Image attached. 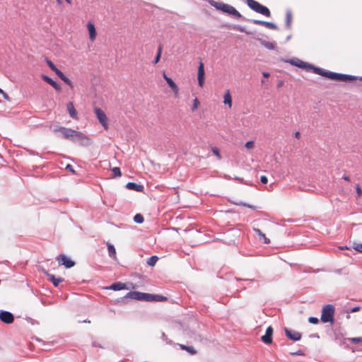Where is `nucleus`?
Wrapping results in <instances>:
<instances>
[{"mask_svg":"<svg viewBox=\"0 0 362 362\" xmlns=\"http://www.w3.org/2000/svg\"><path fill=\"white\" fill-rule=\"evenodd\" d=\"M313 72L320 76H325L327 78L339 81H352L356 79L355 76L346 74H341L334 73L331 71H327L322 69L313 66Z\"/></svg>","mask_w":362,"mask_h":362,"instance_id":"f257e3e1","label":"nucleus"},{"mask_svg":"<svg viewBox=\"0 0 362 362\" xmlns=\"http://www.w3.org/2000/svg\"><path fill=\"white\" fill-rule=\"evenodd\" d=\"M122 300L127 303L131 300L146 302H163L167 300L165 296H124L121 298Z\"/></svg>","mask_w":362,"mask_h":362,"instance_id":"f03ea898","label":"nucleus"},{"mask_svg":"<svg viewBox=\"0 0 362 362\" xmlns=\"http://www.w3.org/2000/svg\"><path fill=\"white\" fill-rule=\"evenodd\" d=\"M59 131L62 134L63 136L67 139H86V136L85 134L80 132L75 131L71 129L66 128V127H59Z\"/></svg>","mask_w":362,"mask_h":362,"instance_id":"7ed1b4c3","label":"nucleus"},{"mask_svg":"<svg viewBox=\"0 0 362 362\" xmlns=\"http://www.w3.org/2000/svg\"><path fill=\"white\" fill-rule=\"evenodd\" d=\"M247 6L257 13L262 14L267 17H269L271 15L270 11L266 6L260 4L259 2L255 0H246Z\"/></svg>","mask_w":362,"mask_h":362,"instance_id":"20e7f679","label":"nucleus"},{"mask_svg":"<svg viewBox=\"0 0 362 362\" xmlns=\"http://www.w3.org/2000/svg\"><path fill=\"white\" fill-rule=\"evenodd\" d=\"M334 315V308L333 305L328 304L325 305L322 310L321 321L324 323L333 322Z\"/></svg>","mask_w":362,"mask_h":362,"instance_id":"39448f33","label":"nucleus"},{"mask_svg":"<svg viewBox=\"0 0 362 362\" xmlns=\"http://www.w3.org/2000/svg\"><path fill=\"white\" fill-rule=\"evenodd\" d=\"M104 289H112L113 291H120V290H131L134 289L135 286L132 283H122V282H116L112 284L110 286L104 287Z\"/></svg>","mask_w":362,"mask_h":362,"instance_id":"423d86ee","label":"nucleus"},{"mask_svg":"<svg viewBox=\"0 0 362 362\" xmlns=\"http://www.w3.org/2000/svg\"><path fill=\"white\" fill-rule=\"evenodd\" d=\"M43 304L44 302L39 298V296H33V297L27 299L25 301V306L28 309L37 308Z\"/></svg>","mask_w":362,"mask_h":362,"instance_id":"0eeeda50","label":"nucleus"},{"mask_svg":"<svg viewBox=\"0 0 362 362\" xmlns=\"http://www.w3.org/2000/svg\"><path fill=\"white\" fill-rule=\"evenodd\" d=\"M216 8L225 13L233 15V16L238 18L242 17L241 14L233 6L230 5L226 4H219V6H216Z\"/></svg>","mask_w":362,"mask_h":362,"instance_id":"6e6552de","label":"nucleus"},{"mask_svg":"<svg viewBox=\"0 0 362 362\" xmlns=\"http://www.w3.org/2000/svg\"><path fill=\"white\" fill-rule=\"evenodd\" d=\"M95 115H96L98 121L102 124V126L104 127V129H108L107 118L105 113L99 107L95 108Z\"/></svg>","mask_w":362,"mask_h":362,"instance_id":"1a4fd4ad","label":"nucleus"},{"mask_svg":"<svg viewBox=\"0 0 362 362\" xmlns=\"http://www.w3.org/2000/svg\"><path fill=\"white\" fill-rule=\"evenodd\" d=\"M288 62L291 64L296 66L303 69L313 70V65H311L308 63H306V62H305L300 59H290Z\"/></svg>","mask_w":362,"mask_h":362,"instance_id":"9d476101","label":"nucleus"},{"mask_svg":"<svg viewBox=\"0 0 362 362\" xmlns=\"http://www.w3.org/2000/svg\"><path fill=\"white\" fill-rule=\"evenodd\" d=\"M57 260L59 262V264L64 265L66 268H71L74 266L75 262L72 261L71 259H69L66 255H59L57 257Z\"/></svg>","mask_w":362,"mask_h":362,"instance_id":"9b49d317","label":"nucleus"},{"mask_svg":"<svg viewBox=\"0 0 362 362\" xmlns=\"http://www.w3.org/2000/svg\"><path fill=\"white\" fill-rule=\"evenodd\" d=\"M0 320L6 324H11L14 321V317L11 313L2 310L0 312Z\"/></svg>","mask_w":362,"mask_h":362,"instance_id":"f8f14e48","label":"nucleus"},{"mask_svg":"<svg viewBox=\"0 0 362 362\" xmlns=\"http://www.w3.org/2000/svg\"><path fill=\"white\" fill-rule=\"evenodd\" d=\"M86 27L88 31L90 40L91 42L95 41L97 36V32L94 23L90 21L87 23Z\"/></svg>","mask_w":362,"mask_h":362,"instance_id":"ddd939ff","label":"nucleus"},{"mask_svg":"<svg viewBox=\"0 0 362 362\" xmlns=\"http://www.w3.org/2000/svg\"><path fill=\"white\" fill-rule=\"evenodd\" d=\"M197 79L200 87H202L204 83V65L200 62L198 67Z\"/></svg>","mask_w":362,"mask_h":362,"instance_id":"4468645a","label":"nucleus"},{"mask_svg":"<svg viewBox=\"0 0 362 362\" xmlns=\"http://www.w3.org/2000/svg\"><path fill=\"white\" fill-rule=\"evenodd\" d=\"M284 331L286 337L293 341H299L301 339V334L298 332L288 328H285Z\"/></svg>","mask_w":362,"mask_h":362,"instance_id":"2eb2a0df","label":"nucleus"},{"mask_svg":"<svg viewBox=\"0 0 362 362\" xmlns=\"http://www.w3.org/2000/svg\"><path fill=\"white\" fill-rule=\"evenodd\" d=\"M163 78H165V80L166 81L167 83L169 85V86L173 90L175 95L177 96L178 93H179V88H178L177 86L176 85V83L172 80V78H169L165 74V72L163 73Z\"/></svg>","mask_w":362,"mask_h":362,"instance_id":"dca6fc26","label":"nucleus"},{"mask_svg":"<svg viewBox=\"0 0 362 362\" xmlns=\"http://www.w3.org/2000/svg\"><path fill=\"white\" fill-rule=\"evenodd\" d=\"M272 334H273V328L269 326L267 327L266 330V333L264 336L262 337V340L265 344H271L272 342Z\"/></svg>","mask_w":362,"mask_h":362,"instance_id":"f3484780","label":"nucleus"},{"mask_svg":"<svg viewBox=\"0 0 362 362\" xmlns=\"http://www.w3.org/2000/svg\"><path fill=\"white\" fill-rule=\"evenodd\" d=\"M41 78L44 81L47 82L48 84L52 86L56 90H61V86L49 76L42 74Z\"/></svg>","mask_w":362,"mask_h":362,"instance_id":"a211bd4d","label":"nucleus"},{"mask_svg":"<svg viewBox=\"0 0 362 362\" xmlns=\"http://www.w3.org/2000/svg\"><path fill=\"white\" fill-rule=\"evenodd\" d=\"M66 110L69 114V116L74 119H78V114H77V111L76 110L75 107H74V105L73 104L72 102H69L67 103L66 105Z\"/></svg>","mask_w":362,"mask_h":362,"instance_id":"6ab92c4d","label":"nucleus"},{"mask_svg":"<svg viewBox=\"0 0 362 362\" xmlns=\"http://www.w3.org/2000/svg\"><path fill=\"white\" fill-rule=\"evenodd\" d=\"M255 25H264L267 28L275 30L276 29V25L271 22L260 21V20H252V21Z\"/></svg>","mask_w":362,"mask_h":362,"instance_id":"aec40b11","label":"nucleus"},{"mask_svg":"<svg viewBox=\"0 0 362 362\" xmlns=\"http://www.w3.org/2000/svg\"><path fill=\"white\" fill-rule=\"evenodd\" d=\"M127 188L129 189H132L136 192H142L144 190V186L141 185H138L135 182H128L126 185Z\"/></svg>","mask_w":362,"mask_h":362,"instance_id":"412c9836","label":"nucleus"},{"mask_svg":"<svg viewBox=\"0 0 362 362\" xmlns=\"http://www.w3.org/2000/svg\"><path fill=\"white\" fill-rule=\"evenodd\" d=\"M223 103L230 108L232 106V97L229 90H227L223 95Z\"/></svg>","mask_w":362,"mask_h":362,"instance_id":"4be33fe9","label":"nucleus"},{"mask_svg":"<svg viewBox=\"0 0 362 362\" xmlns=\"http://www.w3.org/2000/svg\"><path fill=\"white\" fill-rule=\"evenodd\" d=\"M254 230L258 235L259 240H263L265 244H269L270 243V240L267 238L265 234L263 233L259 229L255 228Z\"/></svg>","mask_w":362,"mask_h":362,"instance_id":"5701e85b","label":"nucleus"},{"mask_svg":"<svg viewBox=\"0 0 362 362\" xmlns=\"http://www.w3.org/2000/svg\"><path fill=\"white\" fill-rule=\"evenodd\" d=\"M107 250H108V254H109L110 257H112L114 259H117L116 250H115L114 245L107 243Z\"/></svg>","mask_w":362,"mask_h":362,"instance_id":"b1692460","label":"nucleus"},{"mask_svg":"<svg viewBox=\"0 0 362 362\" xmlns=\"http://www.w3.org/2000/svg\"><path fill=\"white\" fill-rule=\"evenodd\" d=\"M180 347L183 350H186L191 354H195L197 353V351L194 349V348L192 346H185V345H180Z\"/></svg>","mask_w":362,"mask_h":362,"instance_id":"393cba45","label":"nucleus"},{"mask_svg":"<svg viewBox=\"0 0 362 362\" xmlns=\"http://www.w3.org/2000/svg\"><path fill=\"white\" fill-rule=\"evenodd\" d=\"M261 44L269 49H274L275 48V44L274 42L262 40Z\"/></svg>","mask_w":362,"mask_h":362,"instance_id":"a878e982","label":"nucleus"},{"mask_svg":"<svg viewBox=\"0 0 362 362\" xmlns=\"http://www.w3.org/2000/svg\"><path fill=\"white\" fill-rule=\"evenodd\" d=\"M158 260V257L156 255H153L152 257H151L150 258L148 259L147 260V264L149 265V266H154L157 261Z\"/></svg>","mask_w":362,"mask_h":362,"instance_id":"bb28decb","label":"nucleus"},{"mask_svg":"<svg viewBox=\"0 0 362 362\" xmlns=\"http://www.w3.org/2000/svg\"><path fill=\"white\" fill-rule=\"evenodd\" d=\"M134 221L136 222V223H141L144 222V218L143 217V216L140 214H137L134 216Z\"/></svg>","mask_w":362,"mask_h":362,"instance_id":"cd10ccee","label":"nucleus"},{"mask_svg":"<svg viewBox=\"0 0 362 362\" xmlns=\"http://www.w3.org/2000/svg\"><path fill=\"white\" fill-rule=\"evenodd\" d=\"M60 78L64 81L70 88H73V83L71 82V81L68 78L66 77L64 74H63V76H62V77H60Z\"/></svg>","mask_w":362,"mask_h":362,"instance_id":"c85d7f7f","label":"nucleus"},{"mask_svg":"<svg viewBox=\"0 0 362 362\" xmlns=\"http://www.w3.org/2000/svg\"><path fill=\"white\" fill-rule=\"evenodd\" d=\"M60 78L64 81L70 88H73V83L71 82V81L68 78L66 77L64 74H63V76H62V77H60Z\"/></svg>","mask_w":362,"mask_h":362,"instance_id":"c756f323","label":"nucleus"},{"mask_svg":"<svg viewBox=\"0 0 362 362\" xmlns=\"http://www.w3.org/2000/svg\"><path fill=\"white\" fill-rule=\"evenodd\" d=\"M60 78L64 81L70 88H73V83L71 82V81L68 78L66 77L64 74H63V76H62V77H60Z\"/></svg>","mask_w":362,"mask_h":362,"instance_id":"7c9ffc66","label":"nucleus"},{"mask_svg":"<svg viewBox=\"0 0 362 362\" xmlns=\"http://www.w3.org/2000/svg\"><path fill=\"white\" fill-rule=\"evenodd\" d=\"M347 339H348V341H349L351 342H353L354 344L362 343V337H359L348 338Z\"/></svg>","mask_w":362,"mask_h":362,"instance_id":"2f4dec72","label":"nucleus"},{"mask_svg":"<svg viewBox=\"0 0 362 362\" xmlns=\"http://www.w3.org/2000/svg\"><path fill=\"white\" fill-rule=\"evenodd\" d=\"M50 280L52 281V282L53 283V284L55 286H57L59 284V283L62 281V279H60V278L57 279L54 276H50Z\"/></svg>","mask_w":362,"mask_h":362,"instance_id":"473e14b6","label":"nucleus"},{"mask_svg":"<svg viewBox=\"0 0 362 362\" xmlns=\"http://www.w3.org/2000/svg\"><path fill=\"white\" fill-rule=\"evenodd\" d=\"M112 171L115 177H120L122 175L121 170H120L119 168H118V167L113 168Z\"/></svg>","mask_w":362,"mask_h":362,"instance_id":"72a5a7b5","label":"nucleus"},{"mask_svg":"<svg viewBox=\"0 0 362 362\" xmlns=\"http://www.w3.org/2000/svg\"><path fill=\"white\" fill-rule=\"evenodd\" d=\"M199 101L197 98H195L193 101V105L192 107V111L194 112L195 110H197L199 105Z\"/></svg>","mask_w":362,"mask_h":362,"instance_id":"f704fd0d","label":"nucleus"},{"mask_svg":"<svg viewBox=\"0 0 362 362\" xmlns=\"http://www.w3.org/2000/svg\"><path fill=\"white\" fill-rule=\"evenodd\" d=\"M353 247L357 252L362 253V244L361 243H354Z\"/></svg>","mask_w":362,"mask_h":362,"instance_id":"c9c22d12","label":"nucleus"},{"mask_svg":"<svg viewBox=\"0 0 362 362\" xmlns=\"http://www.w3.org/2000/svg\"><path fill=\"white\" fill-rule=\"evenodd\" d=\"M46 62L48 65V66L54 71L55 69H57V66L54 65V64L49 59H46Z\"/></svg>","mask_w":362,"mask_h":362,"instance_id":"e433bc0d","label":"nucleus"},{"mask_svg":"<svg viewBox=\"0 0 362 362\" xmlns=\"http://www.w3.org/2000/svg\"><path fill=\"white\" fill-rule=\"evenodd\" d=\"M291 21H292V16L290 13H288L286 14V25L288 28L291 27Z\"/></svg>","mask_w":362,"mask_h":362,"instance_id":"4c0bfd02","label":"nucleus"},{"mask_svg":"<svg viewBox=\"0 0 362 362\" xmlns=\"http://www.w3.org/2000/svg\"><path fill=\"white\" fill-rule=\"evenodd\" d=\"M161 50H162V47L161 46L159 47L158 48V54L156 55V57H155V59H154V63L155 64H157L159 60H160V55H161Z\"/></svg>","mask_w":362,"mask_h":362,"instance_id":"58836bf2","label":"nucleus"},{"mask_svg":"<svg viewBox=\"0 0 362 362\" xmlns=\"http://www.w3.org/2000/svg\"><path fill=\"white\" fill-rule=\"evenodd\" d=\"M245 146L247 149H252L255 147V142L253 141H249L245 143Z\"/></svg>","mask_w":362,"mask_h":362,"instance_id":"ea45409f","label":"nucleus"},{"mask_svg":"<svg viewBox=\"0 0 362 362\" xmlns=\"http://www.w3.org/2000/svg\"><path fill=\"white\" fill-rule=\"evenodd\" d=\"M212 152L218 158V159H221V154L219 153V150L218 148L216 147H213L212 148Z\"/></svg>","mask_w":362,"mask_h":362,"instance_id":"a19ab883","label":"nucleus"},{"mask_svg":"<svg viewBox=\"0 0 362 362\" xmlns=\"http://www.w3.org/2000/svg\"><path fill=\"white\" fill-rule=\"evenodd\" d=\"M308 322L310 323L316 325V324H317L319 322V320H318V318L315 317H310L308 318Z\"/></svg>","mask_w":362,"mask_h":362,"instance_id":"79ce46f5","label":"nucleus"},{"mask_svg":"<svg viewBox=\"0 0 362 362\" xmlns=\"http://www.w3.org/2000/svg\"><path fill=\"white\" fill-rule=\"evenodd\" d=\"M356 192H357L358 197H361L362 195V189L360 187L359 185H356Z\"/></svg>","mask_w":362,"mask_h":362,"instance_id":"37998d69","label":"nucleus"},{"mask_svg":"<svg viewBox=\"0 0 362 362\" xmlns=\"http://www.w3.org/2000/svg\"><path fill=\"white\" fill-rule=\"evenodd\" d=\"M260 181L263 183V184H267V182H268V180H267V177L265 176V175H262L260 177Z\"/></svg>","mask_w":362,"mask_h":362,"instance_id":"c03bdc74","label":"nucleus"},{"mask_svg":"<svg viewBox=\"0 0 362 362\" xmlns=\"http://www.w3.org/2000/svg\"><path fill=\"white\" fill-rule=\"evenodd\" d=\"M127 294H134V295H136V294H147L146 293H143V292H139V291H130L127 293Z\"/></svg>","mask_w":362,"mask_h":362,"instance_id":"a18cd8bd","label":"nucleus"},{"mask_svg":"<svg viewBox=\"0 0 362 362\" xmlns=\"http://www.w3.org/2000/svg\"><path fill=\"white\" fill-rule=\"evenodd\" d=\"M54 72L60 78L62 77V76H63V73L59 69L57 68V69H55L54 71Z\"/></svg>","mask_w":362,"mask_h":362,"instance_id":"49530a36","label":"nucleus"},{"mask_svg":"<svg viewBox=\"0 0 362 362\" xmlns=\"http://www.w3.org/2000/svg\"><path fill=\"white\" fill-rule=\"evenodd\" d=\"M241 205L244 206H246V207H248L250 209H255V206H252V205H250V204H247L245 203H241L240 204Z\"/></svg>","mask_w":362,"mask_h":362,"instance_id":"de8ad7c7","label":"nucleus"},{"mask_svg":"<svg viewBox=\"0 0 362 362\" xmlns=\"http://www.w3.org/2000/svg\"><path fill=\"white\" fill-rule=\"evenodd\" d=\"M66 169H67V170H70V171H71V172H72L73 173H75V171H74V168H73L72 165H70V164H68V165H66Z\"/></svg>","mask_w":362,"mask_h":362,"instance_id":"09e8293b","label":"nucleus"},{"mask_svg":"<svg viewBox=\"0 0 362 362\" xmlns=\"http://www.w3.org/2000/svg\"><path fill=\"white\" fill-rule=\"evenodd\" d=\"M293 355L301 356L303 355V352L301 350L298 351L297 352L292 353Z\"/></svg>","mask_w":362,"mask_h":362,"instance_id":"8fccbe9b","label":"nucleus"},{"mask_svg":"<svg viewBox=\"0 0 362 362\" xmlns=\"http://www.w3.org/2000/svg\"><path fill=\"white\" fill-rule=\"evenodd\" d=\"M359 310H360L359 307H354L351 309V313H355V312L358 311Z\"/></svg>","mask_w":362,"mask_h":362,"instance_id":"3c124183","label":"nucleus"},{"mask_svg":"<svg viewBox=\"0 0 362 362\" xmlns=\"http://www.w3.org/2000/svg\"><path fill=\"white\" fill-rule=\"evenodd\" d=\"M235 29H237L238 30H239L240 32H245V28L241 26H237V27H235Z\"/></svg>","mask_w":362,"mask_h":362,"instance_id":"603ef678","label":"nucleus"},{"mask_svg":"<svg viewBox=\"0 0 362 362\" xmlns=\"http://www.w3.org/2000/svg\"><path fill=\"white\" fill-rule=\"evenodd\" d=\"M64 1H66L68 4H71V0H64ZM56 1L58 4H62V0H56Z\"/></svg>","mask_w":362,"mask_h":362,"instance_id":"864d4df0","label":"nucleus"},{"mask_svg":"<svg viewBox=\"0 0 362 362\" xmlns=\"http://www.w3.org/2000/svg\"><path fill=\"white\" fill-rule=\"evenodd\" d=\"M1 93L3 94V96H4V98L5 99H6V100H8V99H9L8 95L5 92H4V91H3V93Z\"/></svg>","mask_w":362,"mask_h":362,"instance_id":"5fc2aeb1","label":"nucleus"},{"mask_svg":"<svg viewBox=\"0 0 362 362\" xmlns=\"http://www.w3.org/2000/svg\"><path fill=\"white\" fill-rule=\"evenodd\" d=\"M294 136L296 138L298 139L300 137V132H295Z\"/></svg>","mask_w":362,"mask_h":362,"instance_id":"6e6d98bb","label":"nucleus"},{"mask_svg":"<svg viewBox=\"0 0 362 362\" xmlns=\"http://www.w3.org/2000/svg\"><path fill=\"white\" fill-rule=\"evenodd\" d=\"M343 179L346 180V181H349L350 180V177L347 175H344L343 176Z\"/></svg>","mask_w":362,"mask_h":362,"instance_id":"4d7b16f0","label":"nucleus"},{"mask_svg":"<svg viewBox=\"0 0 362 362\" xmlns=\"http://www.w3.org/2000/svg\"><path fill=\"white\" fill-rule=\"evenodd\" d=\"M263 76L266 78L269 77V73H266V72H264L263 73Z\"/></svg>","mask_w":362,"mask_h":362,"instance_id":"13d9d810","label":"nucleus"},{"mask_svg":"<svg viewBox=\"0 0 362 362\" xmlns=\"http://www.w3.org/2000/svg\"><path fill=\"white\" fill-rule=\"evenodd\" d=\"M84 322H88V323H90V321H88V320H84Z\"/></svg>","mask_w":362,"mask_h":362,"instance_id":"bf43d9fd","label":"nucleus"},{"mask_svg":"<svg viewBox=\"0 0 362 362\" xmlns=\"http://www.w3.org/2000/svg\"><path fill=\"white\" fill-rule=\"evenodd\" d=\"M84 322H88V323H90V321H88V320H84Z\"/></svg>","mask_w":362,"mask_h":362,"instance_id":"052dcab7","label":"nucleus"},{"mask_svg":"<svg viewBox=\"0 0 362 362\" xmlns=\"http://www.w3.org/2000/svg\"><path fill=\"white\" fill-rule=\"evenodd\" d=\"M84 322H88V323H90V321H88V320H84Z\"/></svg>","mask_w":362,"mask_h":362,"instance_id":"680f3d73","label":"nucleus"},{"mask_svg":"<svg viewBox=\"0 0 362 362\" xmlns=\"http://www.w3.org/2000/svg\"><path fill=\"white\" fill-rule=\"evenodd\" d=\"M0 93H3V90L0 88Z\"/></svg>","mask_w":362,"mask_h":362,"instance_id":"e2e57ef3","label":"nucleus"}]
</instances>
